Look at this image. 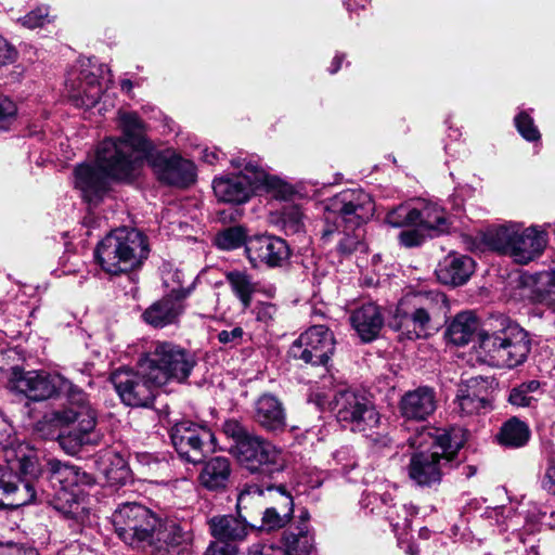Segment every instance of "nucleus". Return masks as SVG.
Returning <instances> with one entry per match:
<instances>
[{"label":"nucleus","instance_id":"nucleus-23","mask_svg":"<svg viewBox=\"0 0 555 555\" xmlns=\"http://www.w3.org/2000/svg\"><path fill=\"white\" fill-rule=\"evenodd\" d=\"M475 271V261L467 255L450 253L439 262L436 275L440 283L451 286L465 284Z\"/></svg>","mask_w":555,"mask_h":555},{"label":"nucleus","instance_id":"nucleus-39","mask_svg":"<svg viewBox=\"0 0 555 555\" xmlns=\"http://www.w3.org/2000/svg\"><path fill=\"white\" fill-rule=\"evenodd\" d=\"M247 241L246 230L241 225L227 228L215 237L216 246L223 250H233L243 245L246 247Z\"/></svg>","mask_w":555,"mask_h":555},{"label":"nucleus","instance_id":"nucleus-46","mask_svg":"<svg viewBox=\"0 0 555 555\" xmlns=\"http://www.w3.org/2000/svg\"><path fill=\"white\" fill-rule=\"evenodd\" d=\"M248 310L255 317L257 322H260L264 325H269L274 320V317L278 312L276 306L267 301H258L255 304V306L250 305V309Z\"/></svg>","mask_w":555,"mask_h":555},{"label":"nucleus","instance_id":"nucleus-36","mask_svg":"<svg viewBox=\"0 0 555 555\" xmlns=\"http://www.w3.org/2000/svg\"><path fill=\"white\" fill-rule=\"evenodd\" d=\"M271 490L272 488H268ZM282 495H285L288 500V511L281 515L275 507H268L262 514L260 530L266 532H272L284 528L293 517L294 503L291 492L286 491V488H275Z\"/></svg>","mask_w":555,"mask_h":555},{"label":"nucleus","instance_id":"nucleus-48","mask_svg":"<svg viewBox=\"0 0 555 555\" xmlns=\"http://www.w3.org/2000/svg\"><path fill=\"white\" fill-rule=\"evenodd\" d=\"M49 13L48 8H37L26 14L24 17L21 18V23L24 27H27L29 29H34L37 27H42L48 20Z\"/></svg>","mask_w":555,"mask_h":555},{"label":"nucleus","instance_id":"nucleus-11","mask_svg":"<svg viewBox=\"0 0 555 555\" xmlns=\"http://www.w3.org/2000/svg\"><path fill=\"white\" fill-rule=\"evenodd\" d=\"M237 173L215 178L212 189L219 201L243 204L258 190L274 189L279 180L261 165L257 155L241 152L230 160Z\"/></svg>","mask_w":555,"mask_h":555},{"label":"nucleus","instance_id":"nucleus-8","mask_svg":"<svg viewBox=\"0 0 555 555\" xmlns=\"http://www.w3.org/2000/svg\"><path fill=\"white\" fill-rule=\"evenodd\" d=\"M221 429L231 441L229 453L250 473L273 478L274 473L283 469L279 451L240 421L229 418L223 422Z\"/></svg>","mask_w":555,"mask_h":555},{"label":"nucleus","instance_id":"nucleus-50","mask_svg":"<svg viewBox=\"0 0 555 555\" xmlns=\"http://www.w3.org/2000/svg\"><path fill=\"white\" fill-rule=\"evenodd\" d=\"M238 547L233 543L211 541L203 555H237Z\"/></svg>","mask_w":555,"mask_h":555},{"label":"nucleus","instance_id":"nucleus-38","mask_svg":"<svg viewBox=\"0 0 555 555\" xmlns=\"http://www.w3.org/2000/svg\"><path fill=\"white\" fill-rule=\"evenodd\" d=\"M305 216L300 206L295 204H286L282 207L278 224L286 235H294L304 232Z\"/></svg>","mask_w":555,"mask_h":555},{"label":"nucleus","instance_id":"nucleus-7","mask_svg":"<svg viewBox=\"0 0 555 555\" xmlns=\"http://www.w3.org/2000/svg\"><path fill=\"white\" fill-rule=\"evenodd\" d=\"M149 254L147 236L133 228H118L111 231L94 249L96 262L111 275L140 268Z\"/></svg>","mask_w":555,"mask_h":555},{"label":"nucleus","instance_id":"nucleus-63","mask_svg":"<svg viewBox=\"0 0 555 555\" xmlns=\"http://www.w3.org/2000/svg\"><path fill=\"white\" fill-rule=\"evenodd\" d=\"M0 425L2 427H5L7 426V421L4 418V416L2 415V413L0 412Z\"/></svg>","mask_w":555,"mask_h":555},{"label":"nucleus","instance_id":"nucleus-16","mask_svg":"<svg viewBox=\"0 0 555 555\" xmlns=\"http://www.w3.org/2000/svg\"><path fill=\"white\" fill-rule=\"evenodd\" d=\"M334 350L333 332L325 325H313L293 341L288 349V356L306 364L325 366Z\"/></svg>","mask_w":555,"mask_h":555},{"label":"nucleus","instance_id":"nucleus-42","mask_svg":"<svg viewBox=\"0 0 555 555\" xmlns=\"http://www.w3.org/2000/svg\"><path fill=\"white\" fill-rule=\"evenodd\" d=\"M416 207L402 204L388 211L385 221L393 228L416 227Z\"/></svg>","mask_w":555,"mask_h":555},{"label":"nucleus","instance_id":"nucleus-56","mask_svg":"<svg viewBox=\"0 0 555 555\" xmlns=\"http://www.w3.org/2000/svg\"><path fill=\"white\" fill-rule=\"evenodd\" d=\"M0 486H16L8 465H0Z\"/></svg>","mask_w":555,"mask_h":555},{"label":"nucleus","instance_id":"nucleus-20","mask_svg":"<svg viewBox=\"0 0 555 555\" xmlns=\"http://www.w3.org/2000/svg\"><path fill=\"white\" fill-rule=\"evenodd\" d=\"M87 67H95L91 59H88L87 63H81V69L77 76V80H79L78 85H76V80L72 78L74 74H69L66 79L69 99L76 107L80 108H92L99 103L102 94L99 75H103L104 69L109 73V69L102 65L99 66L95 72Z\"/></svg>","mask_w":555,"mask_h":555},{"label":"nucleus","instance_id":"nucleus-25","mask_svg":"<svg viewBox=\"0 0 555 555\" xmlns=\"http://www.w3.org/2000/svg\"><path fill=\"white\" fill-rule=\"evenodd\" d=\"M190 539L189 533L175 520L162 521L153 530V541L145 553L155 555L163 551L170 552V548L182 545Z\"/></svg>","mask_w":555,"mask_h":555},{"label":"nucleus","instance_id":"nucleus-43","mask_svg":"<svg viewBox=\"0 0 555 555\" xmlns=\"http://www.w3.org/2000/svg\"><path fill=\"white\" fill-rule=\"evenodd\" d=\"M217 339L223 348L232 349L248 341L250 337L241 326H230L218 332Z\"/></svg>","mask_w":555,"mask_h":555},{"label":"nucleus","instance_id":"nucleus-18","mask_svg":"<svg viewBox=\"0 0 555 555\" xmlns=\"http://www.w3.org/2000/svg\"><path fill=\"white\" fill-rule=\"evenodd\" d=\"M246 256L253 268H281L291 257L285 240L271 235H254L246 243Z\"/></svg>","mask_w":555,"mask_h":555},{"label":"nucleus","instance_id":"nucleus-45","mask_svg":"<svg viewBox=\"0 0 555 555\" xmlns=\"http://www.w3.org/2000/svg\"><path fill=\"white\" fill-rule=\"evenodd\" d=\"M17 115L16 104L8 96L0 94V131H8Z\"/></svg>","mask_w":555,"mask_h":555},{"label":"nucleus","instance_id":"nucleus-60","mask_svg":"<svg viewBox=\"0 0 555 555\" xmlns=\"http://www.w3.org/2000/svg\"><path fill=\"white\" fill-rule=\"evenodd\" d=\"M324 473L323 472H317L315 473V478L311 477L307 483L309 486H322L323 482L326 481V479L323 477Z\"/></svg>","mask_w":555,"mask_h":555},{"label":"nucleus","instance_id":"nucleus-64","mask_svg":"<svg viewBox=\"0 0 555 555\" xmlns=\"http://www.w3.org/2000/svg\"><path fill=\"white\" fill-rule=\"evenodd\" d=\"M496 489L499 490L500 494H504V495H507V494H508V492H507V488H505V487L496 488Z\"/></svg>","mask_w":555,"mask_h":555},{"label":"nucleus","instance_id":"nucleus-54","mask_svg":"<svg viewBox=\"0 0 555 555\" xmlns=\"http://www.w3.org/2000/svg\"><path fill=\"white\" fill-rule=\"evenodd\" d=\"M377 501H379L382 504H386V495L383 494L378 498L374 492H365L364 498L362 499L364 507H370L371 512H374L375 508H378Z\"/></svg>","mask_w":555,"mask_h":555},{"label":"nucleus","instance_id":"nucleus-5","mask_svg":"<svg viewBox=\"0 0 555 555\" xmlns=\"http://www.w3.org/2000/svg\"><path fill=\"white\" fill-rule=\"evenodd\" d=\"M488 326L478 335L479 348L486 360L496 367L522 365L531 351L530 333L501 313L492 314Z\"/></svg>","mask_w":555,"mask_h":555},{"label":"nucleus","instance_id":"nucleus-12","mask_svg":"<svg viewBox=\"0 0 555 555\" xmlns=\"http://www.w3.org/2000/svg\"><path fill=\"white\" fill-rule=\"evenodd\" d=\"M482 240L489 248L511 257L519 264H527L539 258L547 244L544 231L537 227L521 230L518 223L489 228Z\"/></svg>","mask_w":555,"mask_h":555},{"label":"nucleus","instance_id":"nucleus-6","mask_svg":"<svg viewBox=\"0 0 555 555\" xmlns=\"http://www.w3.org/2000/svg\"><path fill=\"white\" fill-rule=\"evenodd\" d=\"M327 208L337 214L346 224V229L352 230V234L337 231L335 225L326 224L322 231L323 243L331 241L334 234L341 235L337 244V251L341 256H349L354 251L364 250L361 225L366 223L374 215L375 205L371 195L361 189H347L333 196Z\"/></svg>","mask_w":555,"mask_h":555},{"label":"nucleus","instance_id":"nucleus-13","mask_svg":"<svg viewBox=\"0 0 555 555\" xmlns=\"http://www.w3.org/2000/svg\"><path fill=\"white\" fill-rule=\"evenodd\" d=\"M158 517L138 503H125L113 514V525L118 537L132 548L147 551L153 541V530Z\"/></svg>","mask_w":555,"mask_h":555},{"label":"nucleus","instance_id":"nucleus-37","mask_svg":"<svg viewBox=\"0 0 555 555\" xmlns=\"http://www.w3.org/2000/svg\"><path fill=\"white\" fill-rule=\"evenodd\" d=\"M37 488H0V508L16 509L37 502Z\"/></svg>","mask_w":555,"mask_h":555},{"label":"nucleus","instance_id":"nucleus-31","mask_svg":"<svg viewBox=\"0 0 555 555\" xmlns=\"http://www.w3.org/2000/svg\"><path fill=\"white\" fill-rule=\"evenodd\" d=\"M225 281L232 294L238 299L242 311H248L253 296L258 292V282L246 270H231L225 272Z\"/></svg>","mask_w":555,"mask_h":555},{"label":"nucleus","instance_id":"nucleus-34","mask_svg":"<svg viewBox=\"0 0 555 555\" xmlns=\"http://www.w3.org/2000/svg\"><path fill=\"white\" fill-rule=\"evenodd\" d=\"M232 465L225 456H215L207 461L201 472L202 486H225L231 481Z\"/></svg>","mask_w":555,"mask_h":555},{"label":"nucleus","instance_id":"nucleus-52","mask_svg":"<svg viewBox=\"0 0 555 555\" xmlns=\"http://www.w3.org/2000/svg\"><path fill=\"white\" fill-rule=\"evenodd\" d=\"M17 52L15 48L0 36V66L13 63L16 59Z\"/></svg>","mask_w":555,"mask_h":555},{"label":"nucleus","instance_id":"nucleus-24","mask_svg":"<svg viewBox=\"0 0 555 555\" xmlns=\"http://www.w3.org/2000/svg\"><path fill=\"white\" fill-rule=\"evenodd\" d=\"M350 323L364 343L377 338L384 325V317L379 307L373 302L364 304L350 314Z\"/></svg>","mask_w":555,"mask_h":555},{"label":"nucleus","instance_id":"nucleus-57","mask_svg":"<svg viewBox=\"0 0 555 555\" xmlns=\"http://www.w3.org/2000/svg\"><path fill=\"white\" fill-rule=\"evenodd\" d=\"M544 479L547 480L550 486H555V460L552 459L547 463V467L545 469Z\"/></svg>","mask_w":555,"mask_h":555},{"label":"nucleus","instance_id":"nucleus-2","mask_svg":"<svg viewBox=\"0 0 555 555\" xmlns=\"http://www.w3.org/2000/svg\"><path fill=\"white\" fill-rule=\"evenodd\" d=\"M139 169L140 157L131 153L126 138H107L99 144L94 162L75 167V189L85 202L98 205L109 193L113 182H132Z\"/></svg>","mask_w":555,"mask_h":555},{"label":"nucleus","instance_id":"nucleus-35","mask_svg":"<svg viewBox=\"0 0 555 555\" xmlns=\"http://www.w3.org/2000/svg\"><path fill=\"white\" fill-rule=\"evenodd\" d=\"M10 472H16L17 481L24 483V486H33L41 474L38 460L33 452L28 454L23 453L22 446L16 454V461L12 462L9 466Z\"/></svg>","mask_w":555,"mask_h":555},{"label":"nucleus","instance_id":"nucleus-10","mask_svg":"<svg viewBox=\"0 0 555 555\" xmlns=\"http://www.w3.org/2000/svg\"><path fill=\"white\" fill-rule=\"evenodd\" d=\"M195 352L170 340H153L139 358V367L158 387L184 384L197 365Z\"/></svg>","mask_w":555,"mask_h":555},{"label":"nucleus","instance_id":"nucleus-33","mask_svg":"<svg viewBox=\"0 0 555 555\" xmlns=\"http://www.w3.org/2000/svg\"><path fill=\"white\" fill-rule=\"evenodd\" d=\"M479 328V322L473 312L465 311L456 314L447 330L451 343L456 346L468 344Z\"/></svg>","mask_w":555,"mask_h":555},{"label":"nucleus","instance_id":"nucleus-61","mask_svg":"<svg viewBox=\"0 0 555 555\" xmlns=\"http://www.w3.org/2000/svg\"><path fill=\"white\" fill-rule=\"evenodd\" d=\"M121 90L129 93L133 87L132 81L129 79H125L120 83Z\"/></svg>","mask_w":555,"mask_h":555},{"label":"nucleus","instance_id":"nucleus-22","mask_svg":"<svg viewBox=\"0 0 555 555\" xmlns=\"http://www.w3.org/2000/svg\"><path fill=\"white\" fill-rule=\"evenodd\" d=\"M184 293L170 294L152 304L143 313L144 322L156 328L173 324L184 311Z\"/></svg>","mask_w":555,"mask_h":555},{"label":"nucleus","instance_id":"nucleus-41","mask_svg":"<svg viewBox=\"0 0 555 555\" xmlns=\"http://www.w3.org/2000/svg\"><path fill=\"white\" fill-rule=\"evenodd\" d=\"M540 388L539 380H529L511 389L508 402L515 406H530L537 401L533 393Z\"/></svg>","mask_w":555,"mask_h":555},{"label":"nucleus","instance_id":"nucleus-15","mask_svg":"<svg viewBox=\"0 0 555 555\" xmlns=\"http://www.w3.org/2000/svg\"><path fill=\"white\" fill-rule=\"evenodd\" d=\"M170 438L179 455L191 463L201 462L205 453L217 449V440L210 428L191 421L175 424Z\"/></svg>","mask_w":555,"mask_h":555},{"label":"nucleus","instance_id":"nucleus-30","mask_svg":"<svg viewBox=\"0 0 555 555\" xmlns=\"http://www.w3.org/2000/svg\"><path fill=\"white\" fill-rule=\"evenodd\" d=\"M48 479L52 485L61 486H90L92 482L91 476L80 467L59 460L48 462Z\"/></svg>","mask_w":555,"mask_h":555},{"label":"nucleus","instance_id":"nucleus-21","mask_svg":"<svg viewBox=\"0 0 555 555\" xmlns=\"http://www.w3.org/2000/svg\"><path fill=\"white\" fill-rule=\"evenodd\" d=\"M436 408V392L428 386L406 391L399 402L400 413L406 420L425 421Z\"/></svg>","mask_w":555,"mask_h":555},{"label":"nucleus","instance_id":"nucleus-9","mask_svg":"<svg viewBox=\"0 0 555 555\" xmlns=\"http://www.w3.org/2000/svg\"><path fill=\"white\" fill-rule=\"evenodd\" d=\"M412 449L418 450L411 457L409 474L418 483L425 486L439 482L442 464L451 462L461 447L449 433L433 434L423 428L408 438Z\"/></svg>","mask_w":555,"mask_h":555},{"label":"nucleus","instance_id":"nucleus-47","mask_svg":"<svg viewBox=\"0 0 555 555\" xmlns=\"http://www.w3.org/2000/svg\"><path fill=\"white\" fill-rule=\"evenodd\" d=\"M426 231L422 230L418 227L411 230H403L399 233V243L408 248L417 247L422 245L426 238Z\"/></svg>","mask_w":555,"mask_h":555},{"label":"nucleus","instance_id":"nucleus-14","mask_svg":"<svg viewBox=\"0 0 555 555\" xmlns=\"http://www.w3.org/2000/svg\"><path fill=\"white\" fill-rule=\"evenodd\" d=\"M332 411L341 426L352 431L365 433L379 423V413L365 392L343 389L335 393Z\"/></svg>","mask_w":555,"mask_h":555},{"label":"nucleus","instance_id":"nucleus-44","mask_svg":"<svg viewBox=\"0 0 555 555\" xmlns=\"http://www.w3.org/2000/svg\"><path fill=\"white\" fill-rule=\"evenodd\" d=\"M515 126L519 134L529 142H535L541 139V133L534 125L533 118L525 111L515 116Z\"/></svg>","mask_w":555,"mask_h":555},{"label":"nucleus","instance_id":"nucleus-29","mask_svg":"<svg viewBox=\"0 0 555 555\" xmlns=\"http://www.w3.org/2000/svg\"><path fill=\"white\" fill-rule=\"evenodd\" d=\"M255 418L267 430H280L285 426L282 403L272 395H263L257 400Z\"/></svg>","mask_w":555,"mask_h":555},{"label":"nucleus","instance_id":"nucleus-49","mask_svg":"<svg viewBox=\"0 0 555 555\" xmlns=\"http://www.w3.org/2000/svg\"><path fill=\"white\" fill-rule=\"evenodd\" d=\"M418 509L413 504H404L400 507V513L398 516H402V521L397 520L393 521L391 525L393 527V531L398 530H408L411 528L412 519L415 515H417Z\"/></svg>","mask_w":555,"mask_h":555},{"label":"nucleus","instance_id":"nucleus-53","mask_svg":"<svg viewBox=\"0 0 555 555\" xmlns=\"http://www.w3.org/2000/svg\"><path fill=\"white\" fill-rule=\"evenodd\" d=\"M0 555H39L34 548H23L14 543L1 544Z\"/></svg>","mask_w":555,"mask_h":555},{"label":"nucleus","instance_id":"nucleus-40","mask_svg":"<svg viewBox=\"0 0 555 555\" xmlns=\"http://www.w3.org/2000/svg\"><path fill=\"white\" fill-rule=\"evenodd\" d=\"M53 498L48 502L64 514H76L79 507L80 495L73 491V488H54Z\"/></svg>","mask_w":555,"mask_h":555},{"label":"nucleus","instance_id":"nucleus-58","mask_svg":"<svg viewBox=\"0 0 555 555\" xmlns=\"http://www.w3.org/2000/svg\"><path fill=\"white\" fill-rule=\"evenodd\" d=\"M344 59H345V54H343V53H337L335 55V57L333 59L332 64H331V66L328 68L330 74L333 75V74H336L339 70V68L341 66V62L344 61Z\"/></svg>","mask_w":555,"mask_h":555},{"label":"nucleus","instance_id":"nucleus-59","mask_svg":"<svg viewBox=\"0 0 555 555\" xmlns=\"http://www.w3.org/2000/svg\"><path fill=\"white\" fill-rule=\"evenodd\" d=\"M406 555H420V547L414 542H408L401 546Z\"/></svg>","mask_w":555,"mask_h":555},{"label":"nucleus","instance_id":"nucleus-55","mask_svg":"<svg viewBox=\"0 0 555 555\" xmlns=\"http://www.w3.org/2000/svg\"><path fill=\"white\" fill-rule=\"evenodd\" d=\"M225 156L224 153L221 151L214 149V150H204L203 151V160L209 165H215L219 163L221 159H223Z\"/></svg>","mask_w":555,"mask_h":555},{"label":"nucleus","instance_id":"nucleus-19","mask_svg":"<svg viewBox=\"0 0 555 555\" xmlns=\"http://www.w3.org/2000/svg\"><path fill=\"white\" fill-rule=\"evenodd\" d=\"M493 379L482 376L462 380L457 386L454 410L461 415L486 413L492 409L491 388Z\"/></svg>","mask_w":555,"mask_h":555},{"label":"nucleus","instance_id":"nucleus-51","mask_svg":"<svg viewBox=\"0 0 555 555\" xmlns=\"http://www.w3.org/2000/svg\"><path fill=\"white\" fill-rule=\"evenodd\" d=\"M246 555H285V553L273 543H254L248 547Z\"/></svg>","mask_w":555,"mask_h":555},{"label":"nucleus","instance_id":"nucleus-1","mask_svg":"<svg viewBox=\"0 0 555 555\" xmlns=\"http://www.w3.org/2000/svg\"><path fill=\"white\" fill-rule=\"evenodd\" d=\"M12 388L33 401H43L56 392L66 396L67 405L53 412V421L67 426V434L60 436V444L68 453H76L83 446H96L101 434L96 430V412L87 393L61 374L28 371L15 366L10 378Z\"/></svg>","mask_w":555,"mask_h":555},{"label":"nucleus","instance_id":"nucleus-26","mask_svg":"<svg viewBox=\"0 0 555 555\" xmlns=\"http://www.w3.org/2000/svg\"><path fill=\"white\" fill-rule=\"evenodd\" d=\"M278 545L285 555H311L314 550V533L309 525H289L282 533Z\"/></svg>","mask_w":555,"mask_h":555},{"label":"nucleus","instance_id":"nucleus-28","mask_svg":"<svg viewBox=\"0 0 555 555\" xmlns=\"http://www.w3.org/2000/svg\"><path fill=\"white\" fill-rule=\"evenodd\" d=\"M416 227L426 231L430 237L448 232L451 225L446 210L438 204L422 202L416 207Z\"/></svg>","mask_w":555,"mask_h":555},{"label":"nucleus","instance_id":"nucleus-17","mask_svg":"<svg viewBox=\"0 0 555 555\" xmlns=\"http://www.w3.org/2000/svg\"><path fill=\"white\" fill-rule=\"evenodd\" d=\"M111 382L120 400L126 405L135 408L150 406L155 398V387H158L139 366L137 371L119 369L113 372Z\"/></svg>","mask_w":555,"mask_h":555},{"label":"nucleus","instance_id":"nucleus-3","mask_svg":"<svg viewBox=\"0 0 555 555\" xmlns=\"http://www.w3.org/2000/svg\"><path fill=\"white\" fill-rule=\"evenodd\" d=\"M118 128L131 153L147 160L157 181L164 185L186 189L196 181V167L172 149L156 151L146 135V125L134 112H118Z\"/></svg>","mask_w":555,"mask_h":555},{"label":"nucleus","instance_id":"nucleus-27","mask_svg":"<svg viewBox=\"0 0 555 555\" xmlns=\"http://www.w3.org/2000/svg\"><path fill=\"white\" fill-rule=\"evenodd\" d=\"M210 534L216 541L236 544L249 532L248 524L232 515L215 516L208 520Z\"/></svg>","mask_w":555,"mask_h":555},{"label":"nucleus","instance_id":"nucleus-32","mask_svg":"<svg viewBox=\"0 0 555 555\" xmlns=\"http://www.w3.org/2000/svg\"><path fill=\"white\" fill-rule=\"evenodd\" d=\"M530 435L529 426L514 416L502 424L495 435V441L503 448L518 449L528 443Z\"/></svg>","mask_w":555,"mask_h":555},{"label":"nucleus","instance_id":"nucleus-62","mask_svg":"<svg viewBox=\"0 0 555 555\" xmlns=\"http://www.w3.org/2000/svg\"><path fill=\"white\" fill-rule=\"evenodd\" d=\"M308 519H309L308 512L305 511V512H302V514L300 516V521L297 525H301L302 522H306L307 525H309Z\"/></svg>","mask_w":555,"mask_h":555},{"label":"nucleus","instance_id":"nucleus-4","mask_svg":"<svg viewBox=\"0 0 555 555\" xmlns=\"http://www.w3.org/2000/svg\"><path fill=\"white\" fill-rule=\"evenodd\" d=\"M448 300L439 291L405 294L398 302L390 327L400 339L416 340L436 333L444 322Z\"/></svg>","mask_w":555,"mask_h":555}]
</instances>
